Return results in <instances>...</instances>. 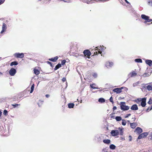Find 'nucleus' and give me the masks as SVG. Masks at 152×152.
I'll return each instance as SVG.
<instances>
[{"label": "nucleus", "mask_w": 152, "mask_h": 152, "mask_svg": "<svg viewBox=\"0 0 152 152\" xmlns=\"http://www.w3.org/2000/svg\"><path fill=\"white\" fill-rule=\"evenodd\" d=\"M98 101L99 102L103 103L105 102V99L102 98H101L99 99Z\"/></svg>", "instance_id": "obj_24"}, {"label": "nucleus", "mask_w": 152, "mask_h": 152, "mask_svg": "<svg viewBox=\"0 0 152 152\" xmlns=\"http://www.w3.org/2000/svg\"><path fill=\"white\" fill-rule=\"evenodd\" d=\"M119 88H116L113 89V91L116 92L117 94H119L122 91Z\"/></svg>", "instance_id": "obj_13"}, {"label": "nucleus", "mask_w": 152, "mask_h": 152, "mask_svg": "<svg viewBox=\"0 0 152 152\" xmlns=\"http://www.w3.org/2000/svg\"><path fill=\"white\" fill-rule=\"evenodd\" d=\"M0 75H2V73L0 72Z\"/></svg>", "instance_id": "obj_59"}, {"label": "nucleus", "mask_w": 152, "mask_h": 152, "mask_svg": "<svg viewBox=\"0 0 152 152\" xmlns=\"http://www.w3.org/2000/svg\"><path fill=\"white\" fill-rule=\"evenodd\" d=\"M131 114H126L125 116V118H128L129 116H130L131 115Z\"/></svg>", "instance_id": "obj_45"}, {"label": "nucleus", "mask_w": 152, "mask_h": 152, "mask_svg": "<svg viewBox=\"0 0 152 152\" xmlns=\"http://www.w3.org/2000/svg\"><path fill=\"white\" fill-rule=\"evenodd\" d=\"M113 65L112 62H110L109 61L107 62L105 64V66L108 68H111Z\"/></svg>", "instance_id": "obj_7"}, {"label": "nucleus", "mask_w": 152, "mask_h": 152, "mask_svg": "<svg viewBox=\"0 0 152 152\" xmlns=\"http://www.w3.org/2000/svg\"><path fill=\"white\" fill-rule=\"evenodd\" d=\"M66 77H64L62 79V80L63 82H64L65 81H66Z\"/></svg>", "instance_id": "obj_46"}, {"label": "nucleus", "mask_w": 152, "mask_h": 152, "mask_svg": "<svg viewBox=\"0 0 152 152\" xmlns=\"http://www.w3.org/2000/svg\"><path fill=\"white\" fill-rule=\"evenodd\" d=\"M115 114V113H112L111 114H112V115H113V114Z\"/></svg>", "instance_id": "obj_61"}, {"label": "nucleus", "mask_w": 152, "mask_h": 152, "mask_svg": "<svg viewBox=\"0 0 152 152\" xmlns=\"http://www.w3.org/2000/svg\"><path fill=\"white\" fill-rule=\"evenodd\" d=\"M20 105V104H12V105L13 106V107L14 108H15V107H17L18 106H19Z\"/></svg>", "instance_id": "obj_34"}, {"label": "nucleus", "mask_w": 152, "mask_h": 152, "mask_svg": "<svg viewBox=\"0 0 152 152\" xmlns=\"http://www.w3.org/2000/svg\"><path fill=\"white\" fill-rule=\"evenodd\" d=\"M148 103L149 104H152V99L151 98H150L149 101L148 102Z\"/></svg>", "instance_id": "obj_37"}, {"label": "nucleus", "mask_w": 152, "mask_h": 152, "mask_svg": "<svg viewBox=\"0 0 152 152\" xmlns=\"http://www.w3.org/2000/svg\"><path fill=\"white\" fill-rule=\"evenodd\" d=\"M18 64V62L17 61H14L12 62L11 63L10 65L11 66H12L13 65H17Z\"/></svg>", "instance_id": "obj_21"}, {"label": "nucleus", "mask_w": 152, "mask_h": 152, "mask_svg": "<svg viewBox=\"0 0 152 152\" xmlns=\"http://www.w3.org/2000/svg\"><path fill=\"white\" fill-rule=\"evenodd\" d=\"M94 85H95V83H93L92 84H91L90 85V86L92 88H93L94 89H99L100 88L98 87H94L93 86Z\"/></svg>", "instance_id": "obj_25"}, {"label": "nucleus", "mask_w": 152, "mask_h": 152, "mask_svg": "<svg viewBox=\"0 0 152 152\" xmlns=\"http://www.w3.org/2000/svg\"><path fill=\"white\" fill-rule=\"evenodd\" d=\"M97 139L99 140L100 139V137L99 136H97Z\"/></svg>", "instance_id": "obj_51"}, {"label": "nucleus", "mask_w": 152, "mask_h": 152, "mask_svg": "<svg viewBox=\"0 0 152 152\" xmlns=\"http://www.w3.org/2000/svg\"><path fill=\"white\" fill-rule=\"evenodd\" d=\"M151 21H152V19H149V18H148V20L147 21H144V23H146L147 22H150Z\"/></svg>", "instance_id": "obj_40"}, {"label": "nucleus", "mask_w": 152, "mask_h": 152, "mask_svg": "<svg viewBox=\"0 0 152 152\" xmlns=\"http://www.w3.org/2000/svg\"><path fill=\"white\" fill-rule=\"evenodd\" d=\"M132 119H134V120H135L136 119V118H135V117H134V118H132Z\"/></svg>", "instance_id": "obj_57"}, {"label": "nucleus", "mask_w": 152, "mask_h": 152, "mask_svg": "<svg viewBox=\"0 0 152 152\" xmlns=\"http://www.w3.org/2000/svg\"><path fill=\"white\" fill-rule=\"evenodd\" d=\"M92 76L94 78H96L97 77V74L96 73H94L92 74Z\"/></svg>", "instance_id": "obj_35"}, {"label": "nucleus", "mask_w": 152, "mask_h": 152, "mask_svg": "<svg viewBox=\"0 0 152 152\" xmlns=\"http://www.w3.org/2000/svg\"><path fill=\"white\" fill-rule=\"evenodd\" d=\"M58 57L57 56H56L55 57L49 58L48 60L53 62H55L56 61L58 60Z\"/></svg>", "instance_id": "obj_16"}, {"label": "nucleus", "mask_w": 152, "mask_h": 152, "mask_svg": "<svg viewBox=\"0 0 152 152\" xmlns=\"http://www.w3.org/2000/svg\"><path fill=\"white\" fill-rule=\"evenodd\" d=\"M5 0H0V5L4 3Z\"/></svg>", "instance_id": "obj_44"}, {"label": "nucleus", "mask_w": 152, "mask_h": 152, "mask_svg": "<svg viewBox=\"0 0 152 152\" xmlns=\"http://www.w3.org/2000/svg\"><path fill=\"white\" fill-rule=\"evenodd\" d=\"M127 122H128L129 123V124H130V123H129L130 122V121H129V120H128L127 121Z\"/></svg>", "instance_id": "obj_58"}, {"label": "nucleus", "mask_w": 152, "mask_h": 152, "mask_svg": "<svg viewBox=\"0 0 152 152\" xmlns=\"http://www.w3.org/2000/svg\"><path fill=\"white\" fill-rule=\"evenodd\" d=\"M103 141L104 143L107 144H110L111 142L110 140L109 139L103 140Z\"/></svg>", "instance_id": "obj_18"}, {"label": "nucleus", "mask_w": 152, "mask_h": 152, "mask_svg": "<svg viewBox=\"0 0 152 152\" xmlns=\"http://www.w3.org/2000/svg\"><path fill=\"white\" fill-rule=\"evenodd\" d=\"M115 119L117 121H120L122 120L121 117L120 116H116Z\"/></svg>", "instance_id": "obj_26"}, {"label": "nucleus", "mask_w": 152, "mask_h": 152, "mask_svg": "<svg viewBox=\"0 0 152 152\" xmlns=\"http://www.w3.org/2000/svg\"><path fill=\"white\" fill-rule=\"evenodd\" d=\"M61 64L60 63H58V64L55 66V68H54V70L55 71L57 69H58V68L61 67Z\"/></svg>", "instance_id": "obj_20"}, {"label": "nucleus", "mask_w": 152, "mask_h": 152, "mask_svg": "<svg viewBox=\"0 0 152 152\" xmlns=\"http://www.w3.org/2000/svg\"><path fill=\"white\" fill-rule=\"evenodd\" d=\"M110 148L111 149L114 150L115 149L116 146L113 144H111L110 146Z\"/></svg>", "instance_id": "obj_23"}, {"label": "nucleus", "mask_w": 152, "mask_h": 152, "mask_svg": "<svg viewBox=\"0 0 152 152\" xmlns=\"http://www.w3.org/2000/svg\"><path fill=\"white\" fill-rule=\"evenodd\" d=\"M135 62L137 63H142V59L140 58H136L134 60Z\"/></svg>", "instance_id": "obj_22"}, {"label": "nucleus", "mask_w": 152, "mask_h": 152, "mask_svg": "<svg viewBox=\"0 0 152 152\" xmlns=\"http://www.w3.org/2000/svg\"><path fill=\"white\" fill-rule=\"evenodd\" d=\"M148 133L147 132L143 133L139 135L137 138V139H141L147 136L148 135Z\"/></svg>", "instance_id": "obj_4"}, {"label": "nucleus", "mask_w": 152, "mask_h": 152, "mask_svg": "<svg viewBox=\"0 0 152 152\" xmlns=\"http://www.w3.org/2000/svg\"><path fill=\"white\" fill-rule=\"evenodd\" d=\"M114 116H112V117H112V118H114Z\"/></svg>", "instance_id": "obj_62"}, {"label": "nucleus", "mask_w": 152, "mask_h": 152, "mask_svg": "<svg viewBox=\"0 0 152 152\" xmlns=\"http://www.w3.org/2000/svg\"><path fill=\"white\" fill-rule=\"evenodd\" d=\"M139 81L137 82L136 83L133 84V86L134 87L137 86L139 84Z\"/></svg>", "instance_id": "obj_38"}, {"label": "nucleus", "mask_w": 152, "mask_h": 152, "mask_svg": "<svg viewBox=\"0 0 152 152\" xmlns=\"http://www.w3.org/2000/svg\"><path fill=\"white\" fill-rule=\"evenodd\" d=\"M116 109H117V107L116 106H114L113 107V110H116Z\"/></svg>", "instance_id": "obj_49"}, {"label": "nucleus", "mask_w": 152, "mask_h": 152, "mask_svg": "<svg viewBox=\"0 0 152 152\" xmlns=\"http://www.w3.org/2000/svg\"><path fill=\"white\" fill-rule=\"evenodd\" d=\"M123 87H121V88H119L121 90L122 89H123Z\"/></svg>", "instance_id": "obj_55"}, {"label": "nucleus", "mask_w": 152, "mask_h": 152, "mask_svg": "<svg viewBox=\"0 0 152 152\" xmlns=\"http://www.w3.org/2000/svg\"><path fill=\"white\" fill-rule=\"evenodd\" d=\"M152 110V105L151 106V107H150V110Z\"/></svg>", "instance_id": "obj_56"}, {"label": "nucleus", "mask_w": 152, "mask_h": 152, "mask_svg": "<svg viewBox=\"0 0 152 152\" xmlns=\"http://www.w3.org/2000/svg\"><path fill=\"white\" fill-rule=\"evenodd\" d=\"M16 70L14 68H11L9 71V73L11 76H14L16 73Z\"/></svg>", "instance_id": "obj_5"}, {"label": "nucleus", "mask_w": 152, "mask_h": 152, "mask_svg": "<svg viewBox=\"0 0 152 152\" xmlns=\"http://www.w3.org/2000/svg\"><path fill=\"white\" fill-rule=\"evenodd\" d=\"M135 132L138 133V134H140L142 132V130L141 128L138 127L136 128Z\"/></svg>", "instance_id": "obj_11"}, {"label": "nucleus", "mask_w": 152, "mask_h": 152, "mask_svg": "<svg viewBox=\"0 0 152 152\" xmlns=\"http://www.w3.org/2000/svg\"><path fill=\"white\" fill-rule=\"evenodd\" d=\"M98 53L97 52H94V54L95 55H98Z\"/></svg>", "instance_id": "obj_52"}, {"label": "nucleus", "mask_w": 152, "mask_h": 152, "mask_svg": "<svg viewBox=\"0 0 152 152\" xmlns=\"http://www.w3.org/2000/svg\"><path fill=\"white\" fill-rule=\"evenodd\" d=\"M74 104L73 103H69L68 104V107L69 108H73L74 106Z\"/></svg>", "instance_id": "obj_19"}, {"label": "nucleus", "mask_w": 152, "mask_h": 152, "mask_svg": "<svg viewBox=\"0 0 152 152\" xmlns=\"http://www.w3.org/2000/svg\"><path fill=\"white\" fill-rule=\"evenodd\" d=\"M146 98L144 97L143 98H142V100L141 101V104L140 105L142 107H145L146 104Z\"/></svg>", "instance_id": "obj_6"}, {"label": "nucleus", "mask_w": 152, "mask_h": 152, "mask_svg": "<svg viewBox=\"0 0 152 152\" xmlns=\"http://www.w3.org/2000/svg\"><path fill=\"white\" fill-rule=\"evenodd\" d=\"M7 25L4 23H3L2 26V30L1 32V34H2L7 29Z\"/></svg>", "instance_id": "obj_8"}, {"label": "nucleus", "mask_w": 152, "mask_h": 152, "mask_svg": "<svg viewBox=\"0 0 152 152\" xmlns=\"http://www.w3.org/2000/svg\"><path fill=\"white\" fill-rule=\"evenodd\" d=\"M82 100H81V101H80V103H82Z\"/></svg>", "instance_id": "obj_64"}, {"label": "nucleus", "mask_w": 152, "mask_h": 152, "mask_svg": "<svg viewBox=\"0 0 152 152\" xmlns=\"http://www.w3.org/2000/svg\"><path fill=\"white\" fill-rule=\"evenodd\" d=\"M34 72L35 75H37L39 74V71L37 69H34Z\"/></svg>", "instance_id": "obj_28"}, {"label": "nucleus", "mask_w": 152, "mask_h": 152, "mask_svg": "<svg viewBox=\"0 0 152 152\" xmlns=\"http://www.w3.org/2000/svg\"><path fill=\"white\" fill-rule=\"evenodd\" d=\"M45 96L47 98H48L50 96V95L49 94H46Z\"/></svg>", "instance_id": "obj_53"}, {"label": "nucleus", "mask_w": 152, "mask_h": 152, "mask_svg": "<svg viewBox=\"0 0 152 152\" xmlns=\"http://www.w3.org/2000/svg\"><path fill=\"white\" fill-rule=\"evenodd\" d=\"M47 63L48 64H49L50 65V66L52 67H53L54 66V65L52 64V63L50 61H47Z\"/></svg>", "instance_id": "obj_39"}, {"label": "nucleus", "mask_w": 152, "mask_h": 152, "mask_svg": "<svg viewBox=\"0 0 152 152\" xmlns=\"http://www.w3.org/2000/svg\"><path fill=\"white\" fill-rule=\"evenodd\" d=\"M110 101L112 103V104L114 103V102L113 101V98L112 96H111L109 99Z\"/></svg>", "instance_id": "obj_43"}, {"label": "nucleus", "mask_w": 152, "mask_h": 152, "mask_svg": "<svg viewBox=\"0 0 152 152\" xmlns=\"http://www.w3.org/2000/svg\"><path fill=\"white\" fill-rule=\"evenodd\" d=\"M150 110V109H149V107H148V108H147V109L146 110V111L147 112H148Z\"/></svg>", "instance_id": "obj_50"}, {"label": "nucleus", "mask_w": 152, "mask_h": 152, "mask_svg": "<svg viewBox=\"0 0 152 152\" xmlns=\"http://www.w3.org/2000/svg\"><path fill=\"white\" fill-rule=\"evenodd\" d=\"M8 111L7 110H5L4 111L3 114L5 116H7V115Z\"/></svg>", "instance_id": "obj_36"}, {"label": "nucleus", "mask_w": 152, "mask_h": 152, "mask_svg": "<svg viewBox=\"0 0 152 152\" xmlns=\"http://www.w3.org/2000/svg\"><path fill=\"white\" fill-rule=\"evenodd\" d=\"M130 74H131V77L135 76L137 75V73L134 71L132 72L131 73H130Z\"/></svg>", "instance_id": "obj_27"}, {"label": "nucleus", "mask_w": 152, "mask_h": 152, "mask_svg": "<svg viewBox=\"0 0 152 152\" xmlns=\"http://www.w3.org/2000/svg\"><path fill=\"white\" fill-rule=\"evenodd\" d=\"M126 2V3L127 4H129V2H128L127 0H124Z\"/></svg>", "instance_id": "obj_54"}, {"label": "nucleus", "mask_w": 152, "mask_h": 152, "mask_svg": "<svg viewBox=\"0 0 152 152\" xmlns=\"http://www.w3.org/2000/svg\"><path fill=\"white\" fill-rule=\"evenodd\" d=\"M141 18L145 21H147L148 18H149V17L145 15L142 14L141 15Z\"/></svg>", "instance_id": "obj_14"}, {"label": "nucleus", "mask_w": 152, "mask_h": 152, "mask_svg": "<svg viewBox=\"0 0 152 152\" xmlns=\"http://www.w3.org/2000/svg\"><path fill=\"white\" fill-rule=\"evenodd\" d=\"M102 152H107L105 148H104L102 151Z\"/></svg>", "instance_id": "obj_48"}, {"label": "nucleus", "mask_w": 152, "mask_h": 152, "mask_svg": "<svg viewBox=\"0 0 152 152\" xmlns=\"http://www.w3.org/2000/svg\"><path fill=\"white\" fill-rule=\"evenodd\" d=\"M129 141H131L132 140V137L131 135H130V136H129Z\"/></svg>", "instance_id": "obj_47"}, {"label": "nucleus", "mask_w": 152, "mask_h": 152, "mask_svg": "<svg viewBox=\"0 0 152 152\" xmlns=\"http://www.w3.org/2000/svg\"><path fill=\"white\" fill-rule=\"evenodd\" d=\"M150 83V84H151V86L152 87V83Z\"/></svg>", "instance_id": "obj_60"}, {"label": "nucleus", "mask_w": 152, "mask_h": 152, "mask_svg": "<svg viewBox=\"0 0 152 152\" xmlns=\"http://www.w3.org/2000/svg\"><path fill=\"white\" fill-rule=\"evenodd\" d=\"M130 109L132 110H138V107L136 104H134L131 106Z\"/></svg>", "instance_id": "obj_10"}, {"label": "nucleus", "mask_w": 152, "mask_h": 152, "mask_svg": "<svg viewBox=\"0 0 152 152\" xmlns=\"http://www.w3.org/2000/svg\"><path fill=\"white\" fill-rule=\"evenodd\" d=\"M125 104V102H120L121 109L123 111L127 110L129 109V107L128 106L126 105Z\"/></svg>", "instance_id": "obj_1"}, {"label": "nucleus", "mask_w": 152, "mask_h": 152, "mask_svg": "<svg viewBox=\"0 0 152 152\" xmlns=\"http://www.w3.org/2000/svg\"><path fill=\"white\" fill-rule=\"evenodd\" d=\"M66 61L65 60H63L62 61H61V65H63L64 64H65V63H66Z\"/></svg>", "instance_id": "obj_42"}, {"label": "nucleus", "mask_w": 152, "mask_h": 152, "mask_svg": "<svg viewBox=\"0 0 152 152\" xmlns=\"http://www.w3.org/2000/svg\"><path fill=\"white\" fill-rule=\"evenodd\" d=\"M34 84H33L32 85L31 87V90H30V93H31L33 92V91H34Z\"/></svg>", "instance_id": "obj_30"}, {"label": "nucleus", "mask_w": 152, "mask_h": 152, "mask_svg": "<svg viewBox=\"0 0 152 152\" xmlns=\"http://www.w3.org/2000/svg\"><path fill=\"white\" fill-rule=\"evenodd\" d=\"M83 53L85 55L87 56H90L91 54V53L90 51L88 50H85L83 52Z\"/></svg>", "instance_id": "obj_9"}, {"label": "nucleus", "mask_w": 152, "mask_h": 152, "mask_svg": "<svg viewBox=\"0 0 152 152\" xmlns=\"http://www.w3.org/2000/svg\"><path fill=\"white\" fill-rule=\"evenodd\" d=\"M145 63L150 66H152V61L151 60L146 59L145 60Z\"/></svg>", "instance_id": "obj_12"}, {"label": "nucleus", "mask_w": 152, "mask_h": 152, "mask_svg": "<svg viewBox=\"0 0 152 152\" xmlns=\"http://www.w3.org/2000/svg\"><path fill=\"white\" fill-rule=\"evenodd\" d=\"M38 105H39V107H40V105H39V103H38Z\"/></svg>", "instance_id": "obj_63"}, {"label": "nucleus", "mask_w": 152, "mask_h": 152, "mask_svg": "<svg viewBox=\"0 0 152 152\" xmlns=\"http://www.w3.org/2000/svg\"><path fill=\"white\" fill-rule=\"evenodd\" d=\"M122 124L123 126H125L126 124V121L125 120L122 119Z\"/></svg>", "instance_id": "obj_33"}, {"label": "nucleus", "mask_w": 152, "mask_h": 152, "mask_svg": "<svg viewBox=\"0 0 152 152\" xmlns=\"http://www.w3.org/2000/svg\"><path fill=\"white\" fill-rule=\"evenodd\" d=\"M148 4L150 6H152V1H148Z\"/></svg>", "instance_id": "obj_41"}, {"label": "nucleus", "mask_w": 152, "mask_h": 152, "mask_svg": "<svg viewBox=\"0 0 152 152\" xmlns=\"http://www.w3.org/2000/svg\"><path fill=\"white\" fill-rule=\"evenodd\" d=\"M14 56L17 58H22L24 57V54L23 53H15L14 54Z\"/></svg>", "instance_id": "obj_2"}, {"label": "nucleus", "mask_w": 152, "mask_h": 152, "mask_svg": "<svg viewBox=\"0 0 152 152\" xmlns=\"http://www.w3.org/2000/svg\"><path fill=\"white\" fill-rule=\"evenodd\" d=\"M130 126L132 129H134L137 125V124L135 123H130Z\"/></svg>", "instance_id": "obj_17"}, {"label": "nucleus", "mask_w": 152, "mask_h": 152, "mask_svg": "<svg viewBox=\"0 0 152 152\" xmlns=\"http://www.w3.org/2000/svg\"><path fill=\"white\" fill-rule=\"evenodd\" d=\"M99 47H96V48H97V49H98L99 50V53L100 54H101L102 53V52L101 51L103 50V48H102V47H100V49H98Z\"/></svg>", "instance_id": "obj_31"}, {"label": "nucleus", "mask_w": 152, "mask_h": 152, "mask_svg": "<svg viewBox=\"0 0 152 152\" xmlns=\"http://www.w3.org/2000/svg\"><path fill=\"white\" fill-rule=\"evenodd\" d=\"M118 129L120 131V135H122L123 134V128H121L120 127H119L118 128Z\"/></svg>", "instance_id": "obj_32"}, {"label": "nucleus", "mask_w": 152, "mask_h": 152, "mask_svg": "<svg viewBox=\"0 0 152 152\" xmlns=\"http://www.w3.org/2000/svg\"><path fill=\"white\" fill-rule=\"evenodd\" d=\"M145 85H148L147 86H146V88L148 91H150L152 90V87L151 86V84H150V83L146 84Z\"/></svg>", "instance_id": "obj_15"}, {"label": "nucleus", "mask_w": 152, "mask_h": 152, "mask_svg": "<svg viewBox=\"0 0 152 152\" xmlns=\"http://www.w3.org/2000/svg\"><path fill=\"white\" fill-rule=\"evenodd\" d=\"M110 134L113 136L115 137L118 135L119 132L117 129L113 130L111 131Z\"/></svg>", "instance_id": "obj_3"}, {"label": "nucleus", "mask_w": 152, "mask_h": 152, "mask_svg": "<svg viewBox=\"0 0 152 152\" xmlns=\"http://www.w3.org/2000/svg\"><path fill=\"white\" fill-rule=\"evenodd\" d=\"M142 100V98H139L134 100V102L137 104H139Z\"/></svg>", "instance_id": "obj_29"}]
</instances>
